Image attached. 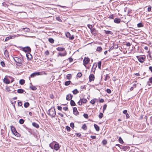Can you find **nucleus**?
<instances>
[{
    "label": "nucleus",
    "mask_w": 152,
    "mask_h": 152,
    "mask_svg": "<svg viewBox=\"0 0 152 152\" xmlns=\"http://www.w3.org/2000/svg\"><path fill=\"white\" fill-rule=\"evenodd\" d=\"M47 114L52 118H54L56 115L55 109L54 107H52L47 111Z\"/></svg>",
    "instance_id": "nucleus-1"
},
{
    "label": "nucleus",
    "mask_w": 152,
    "mask_h": 152,
    "mask_svg": "<svg viewBox=\"0 0 152 152\" xmlns=\"http://www.w3.org/2000/svg\"><path fill=\"white\" fill-rule=\"evenodd\" d=\"M73 96L71 94H69L66 95V100L68 101L70 100V104L71 106H76V104L73 100L72 99L73 97Z\"/></svg>",
    "instance_id": "nucleus-2"
},
{
    "label": "nucleus",
    "mask_w": 152,
    "mask_h": 152,
    "mask_svg": "<svg viewBox=\"0 0 152 152\" xmlns=\"http://www.w3.org/2000/svg\"><path fill=\"white\" fill-rule=\"evenodd\" d=\"M19 48H21L22 51L26 53H30L31 51V49L29 46H26L24 47H23L22 46H18L17 47Z\"/></svg>",
    "instance_id": "nucleus-3"
},
{
    "label": "nucleus",
    "mask_w": 152,
    "mask_h": 152,
    "mask_svg": "<svg viewBox=\"0 0 152 152\" xmlns=\"http://www.w3.org/2000/svg\"><path fill=\"white\" fill-rule=\"evenodd\" d=\"M138 61L141 63H143L145 59V56H136Z\"/></svg>",
    "instance_id": "nucleus-4"
},
{
    "label": "nucleus",
    "mask_w": 152,
    "mask_h": 152,
    "mask_svg": "<svg viewBox=\"0 0 152 152\" xmlns=\"http://www.w3.org/2000/svg\"><path fill=\"white\" fill-rule=\"evenodd\" d=\"M15 58L16 59V60L15 61V62L20 64V65H18V64H16V65L19 66H22L23 64L22 59L20 58H19L18 57H15Z\"/></svg>",
    "instance_id": "nucleus-5"
},
{
    "label": "nucleus",
    "mask_w": 152,
    "mask_h": 152,
    "mask_svg": "<svg viewBox=\"0 0 152 152\" xmlns=\"http://www.w3.org/2000/svg\"><path fill=\"white\" fill-rule=\"evenodd\" d=\"M90 61V59L88 57H85L83 60V64L84 66H86V65L88 64Z\"/></svg>",
    "instance_id": "nucleus-6"
},
{
    "label": "nucleus",
    "mask_w": 152,
    "mask_h": 152,
    "mask_svg": "<svg viewBox=\"0 0 152 152\" xmlns=\"http://www.w3.org/2000/svg\"><path fill=\"white\" fill-rule=\"evenodd\" d=\"M60 148V146L59 144L57 142H56V143L54 144L53 149H54L55 150L57 151Z\"/></svg>",
    "instance_id": "nucleus-7"
},
{
    "label": "nucleus",
    "mask_w": 152,
    "mask_h": 152,
    "mask_svg": "<svg viewBox=\"0 0 152 152\" xmlns=\"http://www.w3.org/2000/svg\"><path fill=\"white\" fill-rule=\"evenodd\" d=\"M66 37L69 38L70 40H73L74 39V37L73 35L71 36L70 34L68 32H66L65 34Z\"/></svg>",
    "instance_id": "nucleus-8"
},
{
    "label": "nucleus",
    "mask_w": 152,
    "mask_h": 152,
    "mask_svg": "<svg viewBox=\"0 0 152 152\" xmlns=\"http://www.w3.org/2000/svg\"><path fill=\"white\" fill-rule=\"evenodd\" d=\"M3 80L4 83L7 84H9L10 83V80L8 79V77H7V75L5 76Z\"/></svg>",
    "instance_id": "nucleus-9"
},
{
    "label": "nucleus",
    "mask_w": 152,
    "mask_h": 152,
    "mask_svg": "<svg viewBox=\"0 0 152 152\" xmlns=\"http://www.w3.org/2000/svg\"><path fill=\"white\" fill-rule=\"evenodd\" d=\"M66 55H67V52L66 50H65L64 51V52L63 53H62L61 52L58 53L57 55V57H59V56H61V57L64 56H66Z\"/></svg>",
    "instance_id": "nucleus-10"
},
{
    "label": "nucleus",
    "mask_w": 152,
    "mask_h": 152,
    "mask_svg": "<svg viewBox=\"0 0 152 152\" xmlns=\"http://www.w3.org/2000/svg\"><path fill=\"white\" fill-rule=\"evenodd\" d=\"M40 75V73L39 72H35L31 74L30 76L31 77H33L36 76Z\"/></svg>",
    "instance_id": "nucleus-11"
},
{
    "label": "nucleus",
    "mask_w": 152,
    "mask_h": 152,
    "mask_svg": "<svg viewBox=\"0 0 152 152\" xmlns=\"http://www.w3.org/2000/svg\"><path fill=\"white\" fill-rule=\"evenodd\" d=\"M73 114L75 115H78L79 113L78 111L77 108L76 107H73Z\"/></svg>",
    "instance_id": "nucleus-12"
},
{
    "label": "nucleus",
    "mask_w": 152,
    "mask_h": 152,
    "mask_svg": "<svg viewBox=\"0 0 152 152\" xmlns=\"http://www.w3.org/2000/svg\"><path fill=\"white\" fill-rule=\"evenodd\" d=\"M89 81L90 82H91L92 81H94L95 79V76L94 74H91L89 77Z\"/></svg>",
    "instance_id": "nucleus-13"
},
{
    "label": "nucleus",
    "mask_w": 152,
    "mask_h": 152,
    "mask_svg": "<svg viewBox=\"0 0 152 152\" xmlns=\"http://www.w3.org/2000/svg\"><path fill=\"white\" fill-rule=\"evenodd\" d=\"M97 66V64L95 63H94L93 64V66L92 68L91 72H92L94 73L96 70V68Z\"/></svg>",
    "instance_id": "nucleus-14"
},
{
    "label": "nucleus",
    "mask_w": 152,
    "mask_h": 152,
    "mask_svg": "<svg viewBox=\"0 0 152 152\" xmlns=\"http://www.w3.org/2000/svg\"><path fill=\"white\" fill-rule=\"evenodd\" d=\"M26 55L27 59L28 60H30L32 58V55L30 53H27Z\"/></svg>",
    "instance_id": "nucleus-15"
},
{
    "label": "nucleus",
    "mask_w": 152,
    "mask_h": 152,
    "mask_svg": "<svg viewBox=\"0 0 152 152\" xmlns=\"http://www.w3.org/2000/svg\"><path fill=\"white\" fill-rule=\"evenodd\" d=\"M120 149L123 150L124 151H125L129 149L130 147L129 146H123L121 145L120 147Z\"/></svg>",
    "instance_id": "nucleus-16"
},
{
    "label": "nucleus",
    "mask_w": 152,
    "mask_h": 152,
    "mask_svg": "<svg viewBox=\"0 0 152 152\" xmlns=\"http://www.w3.org/2000/svg\"><path fill=\"white\" fill-rule=\"evenodd\" d=\"M15 37V36H11L8 37H7L6 38L4 41H7L10 39H13Z\"/></svg>",
    "instance_id": "nucleus-17"
},
{
    "label": "nucleus",
    "mask_w": 152,
    "mask_h": 152,
    "mask_svg": "<svg viewBox=\"0 0 152 152\" xmlns=\"http://www.w3.org/2000/svg\"><path fill=\"white\" fill-rule=\"evenodd\" d=\"M32 126L38 129L39 128V125L36 122H33L32 124Z\"/></svg>",
    "instance_id": "nucleus-18"
},
{
    "label": "nucleus",
    "mask_w": 152,
    "mask_h": 152,
    "mask_svg": "<svg viewBox=\"0 0 152 152\" xmlns=\"http://www.w3.org/2000/svg\"><path fill=\"white\" fill-rule=\"evenodd\" d=\"M91 31L92 34L96 35V30L95 28H92L91 30Z\"/></svg>",
    "instance_id": "nucleus-19"
},
{
    "label": "nucleus",
    "mask_w": 152,
    "mask_h": 152,
    "mask_svg": "<svg viewBox=\"0 0 152 152\" xmlns=\"http://www.w3.org/2000/svg\"><path fill=\"white\" fill-rule=\"evenodd\" d=\"M121 21V19L119 18H115L114 20V22L116 23H119Z\"/></svg>",
    "instance_id": "nucleus-20"
},
{
    "label": "nucleus",
    "mask_w": 152,
    "mask_h": 152,
    "mask_svg": "<svg viewBox=\"0 0 152 152\" xmlns=\"http://www.w3.org/2000/svg\"><path fill=\"white\" fill-rule=\"evenodd\" d=\"M56 50L58 51H65V48L61 47H59L57 48Z\"/></svg>",
    "instance_id": "nucleus-21"
},
{
    "label": "nucleus",
    "mask_w": 152,
    "mask_h": 152,
    "mask_svg": "<svg viewBox=\"0 0 152 152\" xmlns=\"http://www.w3.org/2000/svg\"><path fill=\"white\" fill-rule=\"evenodd\" d=\"M10 128L13 134H14L17 131L15 127L13 126H10Z\"/></svg>",
    "instance_id": "nucleus-22"
},
{
    "label": "nucleus",
    "mask_w": 152,
    "mask_h": 152,
    "mask_svg": "<svg viewBox=\"0 0 152 152\" xmlns=\"http://www.w3.org/2000/svg\"><path fill=\"white\" fill-rule=\"evenodd\" d=\"M80 101L81 103L82 104L86 103L87 102V100L86 99L83 98L82 99H80Z\"/></svg>",
    "instance_id": "nucleus-23"
},
{
    "label": "nucleus",
    "mask_w": 152,
    "mask_h": 152,
    "mask_svg": "<svg viewBox=\"0 0 152 152\" xmlns=\"http://www.w3.org/2000/svg\"><path fill=\"white\" fill-rule=\"evenodd\" d=\"M30 84L32 85V83H30ZM32 90L35 91L37 89V88L34 86L31 85L29 87Z\"/></svg>",
    "instance_id": "nucleus-24"
},
{
    "label": "nucleus",
    "mask_w": 152,
    "mask_h": 152,
    "mask_svg": "<svg viewBox=\"0 0 152 152\" xmlns=\"http://www.w3.org/2000/svg\"><path fill=\"white\" fill-rule=\"evenodd\" d=\"M24 92L26 93V92L23 89H19L17 90V93L19 94H22Z\"/></svg>",
    "instance_id": "nucleus-25"
},
{
    "label": "nucleus",
    "mask_w": 152,
    "mask_h": 152,
    "mask_svg": "<svg viewBox=\"0 0 152 152\" xmlns=\"http://www.w3.org/2000/svg\"><path fill=\"white\" fill-rule=\"evenodd\" d=\"M94 126L96 131H99V127L97 125L95 124H94Z\"/></svg>",
    "instance_id": "nucleus-26"
},
{
    "label": "nucleus",
    "mask_w": 152,
    "mask_h": 152,
    "mask_svg": "<svg viewBox=\"0 0 152 152\" xmlns=\"http://www.w3.org/2000/svg\"><path fill=\"white\" fill-rule=\"evenodd\" d=\"M104 32L105 34H110L112 35L113 33L112 31H109V30L106 31L105 30H104Z\"/></svg>",
    "instance_id": "nucleus-27"
},
{
    "label": "nucleus",
    "mask_w": 152,
    "mask_h": 152,
    "mask_svg": "<svg viewBox=\"0 0 152 152\" xmlns=\"http://www.w3.org/2000/svg\"><path fill=\"white\" fill-rule=\"evenodd\" d=\"M4 54L5 56L7 57L9 56V54L7 50H5L4 52Z\"/></svg>",
    "instance_id": "nucleus-28"
},
{
    "label": "nucleus",
    "mask_w": 152,
    "mask_h": 152,
    "mask_svg": "<svg viewBox=\"0 0 152 152\" xmlns=\"http://www.w3.org/2000/svg\"><path fill=\"white\" fill-rule=\"evenodd\" d=\"M29 105L30 104L28 102H25L24 104V106L25 108H27L29 106Z\"/></svg>",
    "instance_id": "nucleus-29"
},
{
    "label": "nucleus",
    "mask_w": 152,
    "mask_h": 152,
    "mask_svg": "<svg viewBox=\"0 0 152 152\" xmlns=\"http://www.w3.org/2000/svg\"><path fill=\"white\" fill-rule=\"evenodd\" d=\"M13 134L17 137H20L21 136V134L17 132V131L15 132Z\"/></svg>",
    "instance_id": "nucleus-30"
},
{
    "label": "nucleus",
    "mask_w": 152,
    "mask_h": 152,
    "mask_svg": "<svg viewBox=\"0 0 152 152\" xmlns=\"http://www.w3.org/2000/svg\"><path fill=\"white\" fill-rule=\"evenodd\" d=\"M25 80L23 79H20L19 80V83L21 85H23L24 83H25Z\"/></svg>",
    "instance_id": "nucleus-31"
},
{
    "label": "nucleus",
    "mask_w": 152,
    "mask_h": 152,
    "mask_svg": "<svg viewBox=\"0 0 152 152\" xmlns=\"http://www.w3.org/2000/svg\"><path fill=\"white\" fill-rule=\"evenodd\" d=\"M102 50V48L101 47H98L96 49V50L99 52H101Z\"/></svg>",
    "instance_id": "nucleus-32"
},
{
    "label": "nucleus",
    "mask_w": 152,
    "mask_h": 152,
    "mask_svg": "<svg viewBox=\"0 0 152 152\" xmlns=\"http://www.w3.org/2000/svg\"><path fill=\"white\" fill-rule=\"evenodd\" d=\"M72 92L74 94L76 95L79 92V91L77 89H76L73 90Z\"/></svg>",
    "instance_id": "nucleus-33"
},
{
    "label": "nucleus",
    "mask_w": 152,
    "mask_h": 152,
    "mask_svg": "<svg viewBox=\"0 0 152 152\" xmlns=\"http://www.w3.org/2000/svg\"><path fill=\"white\" fill-rule=\"evenodd\" d=\"M48 41L50 43L53 44L54 43V40L52 38H49L48 39Z\"/></svg>",
    "instance_id": "nucleus-34"
},
{
    "label": "nucleus",
    "mask_w": 152,
    "mask_h": 152,
    "mask_svg": "<svg viewBox=\"0 0 152 152\" xmlns=\"http://www.w3.org/2000/svg\"><path fill=\"white\" fill-rule=\"evenodd\" d=\"M71 83V82L70 80L67 81H66L65 82L64 85L66 86H68L70 84V83Z\"/></svg>",
    "instance_id": "nucleus-35"
},
{
    "label": "nucleus",
    "mask_w": 152,
    "mask_h": 152,
    "mask_svg": "<svg viewBox=\"0 0 152 152\" xmlns=\"http://www.w3.org/2000/svg\"><path fill=\"white\" fill-rule=\"evenodd\" d=\"M72 77V75L71 74L67 75L66 76V78L67 79L70 80Z\"/></svg>",
    "instance_id": "nucleus-36"
},
{
    "label": "nucleus",
    "mask_w": 152,
    "mask_h": 152,
    "mask_svg": "<svg viewBox=\"0 0 152 152\" xmlns=\"http://www.w3.org/2000/svg\"><path fill=\"white\" fill-rule=\"evenodd\" d=\"M102 64V62L101 61H100L98 62V68L99 69H101V66Z\"/></svg>",
    "instance_id": "nucleus-37"
},
{
    "label": "nucleus",
    "mask_w": 152,
    "mask_h": 152,
    "mask_svg": "<svg viewBox=\"0 0 152 152\" xmlns=\"http://www.w3.org/2000/svg\"><path fill=\"white\" fill-rule=\"evenodd\" d=\"M24 30V31L25 32H29L30 30V29L28 28H23Z\"/></svg>",
    "instance_id": "nucleus-38"
},
{
    "label": "nucleus",
    "mask_w": 152,
    "mask_h": 152,
    "mask_svg": "<svg viewBox=\"0 0 152 152\" xmlns=\"http://www.w3.org/2000/svg\"><path fill=\"white\" fill-rule=\"evenodd\" d=\"M144 26L142 23H140L137 24V26L138 27H142Z\"/></svg>",
    "instance_id": "nucleus-39"
},
{
    "label": "nucleus",
    "mask_w": 152,
    "mask_h": 152,
    "mask_svg": "<svg viewBox=\"0 0 152 152\" xmlns=\"http://www.w3.org/2000/svg\"><path fill=\"white\" fill-rule=\"evenodd\" d=\"M118 141L121 144H123L124 143V142L123 141L121 137H119L118 139Z\"/></svg>",
    "instance_id": "nucleus-40"
},
{
    "label": "nucleus",
    "mask_w": 152,
    "mask_h": 152,
    "mask_svg": "<svg viewBox=\"0 0 152 152\" xmlns=\"http://www.w3.org/2000/svg\"><path fill=\"white\" fill-rule=\"evenodd\" d=\"M82 128L84 130H86L87 129V126L86 124H84L83 125Z\"/></svg>",
    "instance_id": "nucleus-41"
},
{
    "label": "nucleus",
    "mask_w": 152,
    "mask_h": 152,
    "mask_svg": "<svg viewBox=\"0 0 152 152\" xmlns=\"http://www.w3.org/2000/svg\"><path fill=\"white\" fill-rule=\"evenodd\" d=\"M110 78V77L109 76L108 74H107L105 76V78L104 79V80L106 81L107 80L109 79Z\"/></svg>",
    "instance_id": "nucleus-42"
},
{
    "label": "nucleus",
    "mask_w": 152,
    "mask_h": 152,
    "mask_svg": "<svg viewBox=\"0 0 152 152\" xmlns=\"http://www.w3.org/2000/svg\"><path fill=\"white\" fill-rule=\"evenodd\" d=\"M97 99H92L90 101V103L92 104H94L95 103V100H96Z\"/></svg>",
    "instance_id": "nucleus-43"
},
{
    "label": "nucleus",
    "mask_w": 152,
    "mask_h": 152,
    "mask_svg": "<svg viewBox=\"0 0 152 152\" xmlns=\"http://www.w3.org/2000/svg\"><path fill=\"white\" fill-rule=\"evenodd\" d=\"M25 121L23 119H20L19 120V123L20 124H23L24 123Z\"/></svg>",
    "instance_id": "nucleus-44"
},
{
    "label": "nucleus",
    "mask_w": 152,
    "mask_h": 152,
    "mask_svg": "<svg viewBox=\"0 0 152 152\" xmlns=\"http://www.w3.org/2000/svg\"><path fill=\"white\" fill-rule=\"evenodd\" d=\"M102 143L103 145H105L107 144V142L106 140H102Z\"/></svg>",
    "instance_id": "nucleus-45"
},
{
    "label": "nucleus",
    "mask_w": 152,
    "mask_h": 152,
    "mask_svg": "<svg viewBox=\"0 0 152 152\" xmlns=\"http://www.w3.org/2000/svg\"><path fill=\"white\" fill-rule=\"evenodd\" d=\"M99 117L100 119L102 118L103 117V114L102 113H100L99 115Z\"/></svg>",
    "instance_id": "nucleus-46"
},
{
    "label": "nucleus",
    "mask_w": 152,
    "mask_h": 152,
    "mask_svg": "<svg viewBox=\"0 0 152 152\" xmlns=\"http://www.w3.org/2000/svg\"><path fill=\"white\" fill-rule=\"evenodd\" d=\"M16 102V101H15L14 102H11L12 104V105L13 106V107H14V108L15 109V111H16V108H15V104Z\"/></svg>",
    "instance_id": "nucleus-47"
},
{
    "label": "nucleus",
    "mask_w": 152,
    "mask_h": 152,
    "mask_svg": "<svg viewBox=\"0 0 152 152\" xmlns=\"http://www.w3.org/2000/svg\"><path fill=\"white\" fill-rule=\"evenodd\" d=\"M66 129L68 132H70L71 130L70 127L68 126H66Z\"/></svg>",
    "instance_id": "nucleus-48"
},
{
    "label": "nucleus",
    "mask_w": 152,
    "mask_h": 152,
    "mask_svg": "<svg viewBox=\"0 0 152 152\" xmlns=\"http://www.w3.org/2000/svg\"><path fill=\"white\" fill-rule=\"evenodd\" d=\"M70 127L72 128V129H74L75 127V125L73 123H71L70 124Z\"/></svg>",
    "instance_id": "nucleus-49"
},
{
    "label": "nucleus",
    "mask_w": 152,
    "mask_h": 152,
    "mask_svg": "<svg viewBox=\"0 0 152 152\" xmlns=\"http://www.w3.org/2000/svg\"><path fill=\"white\" fill-rule=\"evenodd\" d=\"M54 144H53V142H51L49 146L52 149H53Z\"/></svg>",
    "instance_id": "nucleus-50"
},
{
    "label": "nucleus",
    "mask_w": 152,
    "mask_h": 152,
    "mask_svg": "<svg viewBox=\"0 0 152 152\" xmlns=\"http://www.w3.org/2000/svg\"><path fill=\"white\" fill-rule=\"evenodd\" d=\"M1 66H2V67H5V63H4V61H1Z\"/></svg>",
    "instance_id": "nucleus-51"
},
{
    "label": "nucleus",
    "mask_w": 152,
    "mask_h": 152,
    "mask_svg": "<svg viewBox=\"0 0 152 152\" xmlns=\"http://www.w3.org/2000/svg\"><path fill=\"white\" fill-rule=\"evenodd\" d=\"M107 107V105L106 104H104L103 107V112L104 113V111L106 110Z\"/></svg>",
    "instance_id": "nucleus-52"
},
{
    "label": "nucleus",
    "mask_w": 152,
    "mask_h": 152,
    "mask_svg": "<svg viewBox=\"0 0 152 152\" xmlns=\"http://www.w3.org/2000/svg\"><path fill=\"white\" fill-rule=\"evenodd\" d=\"M82 74L81 72H78L77 75V77H80L82 76Z\"/></svg>",
    "instance_id": "nucleus-53"
},
{
    "label": "nucleus",
    "mask_w": 152,
    "mask_h": 152,
    "mask_svg": "<svg viewBox=\"0 0 152 152\" xmlns=\"http://www.w3.org/2000/svg\"><path fill=\"white\" fill-rule=\"evenodd\" d=\"M83 117L86 119H88V116L87 114L84 113L83 115Z\"/></svg>",
    "instance_id": "nucleus-54"
},
{
    "label": "nucleus",
    "mask_w": 152,
    "mask_h": 152,
    "mask_svg": "<svg viewBox=\"0 0 152 152\" xmlns=\"http://www.w3.org/2000/svg\"><path fill=\"white\" fill-rule=\"evenodd\" d=\"M75 134L76 136L79 137H80L81 136V134L80 133H76Z\"/></svg>",
    "instance_id": "nucleus-55"
},
{
    "label": "nucleus",
    "mask_w": 152,
    "mask_h": 152,
    "mask_svg": "<svg viewBox=\"0 0 152 152\" xmlns=\"http://www.w3.org/2000/svg\"><path fill=\"white\" fill-rule=\"evenodd\" d=\"M23 126L29 132H30V131L31 130V129L27 127L25 125H24Z\"/></svg>",
    "instance_id": "nucleus-56"
},
{
    "label": "nucleus",
    "mask_w": 152,
    "mask_h": 152,
    "mask_svg": "<svg viewBox=\"0 0 152 152\" xmlns=\"http://www.w3.org/2000/svg\"><path fill=\"white\" fill-rule=\"evenodd\" d=\"M106 91L109 94H110L111 93V90L109 88H107Z\"/></svg>",
    "instance_id": "nucleus-57"
},
{
    "label": "nucleus",
    "mask_w": 152,
    "mask_h": 152,
    "mask_svg": "<svg viewBox=\"0 0 152 152\" xmlns=\"http://www.w3.org/2000/svg\"><path fill=\"white\" fill-rule=\"evenodd\" d=\"M22 105V101H20L18 102V105L19 106H21Z\"/></svg>",
    "instance_id": "nucleus-58"
},
{
    "label": "nucleus",
    "mask_w": 152,
    "mask_h": 152,
    "mask_svg": "<svg viewBox=\"0 0 152 152\" xmlns=\"http://www.w3.org/2000/svg\"><path fill=\"white\" fill-rule=\"evenodd\" d=\"M115 49L114 48V46L113 45V46H112L110 48L109 50H108L109 51H110L111 50H113V49Z\"/></svg>",
    "instance_id": "nucleus-59"
},
{
    "label": "nucleus",
    "mask_w": 152,
    "mask_h": 152,
    "mask_svg": "<svg viewBox=\"0 0 152 152\" xmlns=\"http://www.w3.org/2000/svg\"><path fill=\"white\" fill-rule=\"evenodd\" d=\"M113 44L114 46V48L115 49H117L118 48V46L117 44H115L114 43H113Z\"/></svg>",
    "instance_id": "nucleus-60"
},
{
    "label": "nucleus",
    "mask_w": 152,
    "mask_h": 152,
    "mask_svg": "<svg viewBox=\"0 0 152 152\" xmlns=\"http://www.w3.org/2000/svg\"><path fill=\"white\" fill-rule=\"evenodd\" d=\"M68 60H69L70 62H71L73 61V59L71 57L69 58H68Z\"/></svg>",
    "instance_id": "nucleus-61"
},
{
    "label": "nucleus",
    "mask_w": 152,
    "mask_h": 152,
    "mask_svg": "<svg viewBox=\"0 0 152 152\" xmlns=\"http://www.w3.org/2000/svg\"><path fill=\"white\" fill-rule=\"evenodd\" d=\"M56 20H57L58 21H59L61 22L62 21L60 19V17H56Z\"/></svg>",
    "instance_id": "nucleus-62"
},
{
    "label": "nucleus",
    "mask_w": 152,
    "mask_h": 152,
    "mask_svg": "<svg viewBox=\"0 0 152 152\" xmlns=\"http://www.w3.org/2000/svg\"><path fill=\"white\" fill-rule=\"evenodd\" d=\"M88 27L91 30L93 28L92 26V25L90 24H88L87 25Z\"/></svg>",
    "instance_id": "nucleus-63"
},
{
    "label": "nucleus",
    "mask_w": 152,
    "mask_h": 152,
    "mask_svg": "<svg viewBox=\"0 0 152 152\" xmlns=\"http://www.w3.org/2000/svg\"><path fill=\"white\" fill-rule=\"evenodd\" d=\"M57 109L58 110L61 111L62 110V107L61 106H57Z\"/></svg>",
    "instance_id": "nucleus-64"
}]
</instances>
